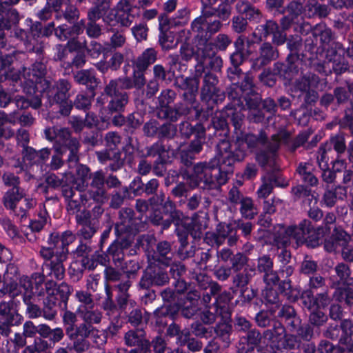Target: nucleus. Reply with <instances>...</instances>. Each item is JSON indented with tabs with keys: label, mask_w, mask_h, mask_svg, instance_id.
<instances>
[{
	"label": "nucleus",
	"mask_w": 353,
	"mask_h": 353,
	"mask_svg": "<svg viewBox=\"0 0 353 353\" xmlns=\"http://www.w3.org/2000/svg\"><path fill=\"white\" fill-rule=\"evenodd\" d=\"M239 204H241L240 212L243 217L252 219L257 214L256 208L250 197L245 196Z\"/></svg>",
	"instance_id": "obj_40"
},
{
	"label": "nucleus",
	"mask_w": 353,
	"mask_h": 353,
	"mask_svg": "<svg viewBox=\"0 0 353 353\" xmlns=\"http://www.w3.org/2000/svg\"><path fill=\"white\" fill-rule=\"evenodd\" d=\"M232 172V166L230 168L222 163L217 149L214 159L194 165L190 179L194 182V186L202 185L203 189L219 190L221 186L227 182L228 174Z\"/></svg>",
	"instance_id": "obj_2"
},
{
	"label": "nucleus",
	"mask_w": 353,
	"mask_h": 353,
	"mask_svg": "<svg viewBox=\"0 0 353 353\" xmlns=\"http://www.w3.org/2000/svg\"><path fill=\"white\" fill-rule=\"evenodd\" d=\"M218 82V78L215 74L211 72L205 73L201 90L202 101L208 102L212 100L217 102L224 99V93L216 87Z\"/></svg>",
	"instance_id": "obj_13"
},
{
	"label": "nucleus",
	"mask_w": 353,
	"mask_h": 353,
	"mask_svg": "<svg viewBox=\"0 0 353 353\" xmlns=\"http://www.w3.org/2000/svg\"><path fill=\"white\" fill-rule=\"evenodd\" d=\"M279 53L277 48L270 43H263L259 49V56L250 59L251 69L259 71L263 67L270 64L272 61L279 57Z\"/></svg>",
	"instance_id": "obj_15"
},
{
	"label": "nucleus",
	"mask_w": 353,
	"mask_h": 353,
	"mask_svg": "<svg viewBox=\"0 0 353 353\" xmlns=\"http://www.w3.org/2000/svg\"><path fill=\"white\" fill-rule=\"evenodd\" d=\"M96 156L99 161L101 163H106L109 161L113 163L110 164V168L112 171L119 170L123 165V161L121 158L119 152H110L108 150L96 152Z\"/></svg>",
	"instance_id": "obj_24"
},
{
	"label": "nucleus",
	"mask_w": 353,
	"mask_h": 353,
	"mask_svg": "<svg viewBox=\"0 0 353 353\" xmlns=\"http://www.w3.org/2000/svg\"><path fill=\"white\" fill-rule=\"evenodd\" d=\"M57 301L55 296H48L43 301V316L47 320H52L57 314Z\"/></svg>",
	"instance_id": "obj_35"
},
{
	"label": "nucleus",
	"mask_w": 353,
	"mask_h": 353,
	"mask_svg": "<svg viewBox=\"0 0 353 353\" xmlns=\"http://www.w3.org/2000/svg\"><path fill=\"white\" fill-rule=\"evenodd\" d=\"M74 81L79 83L86 85L94 90L98 85V80L90 70H81L74 74Z\"/></svg>",
	"instance_id": "obj_30"
},
{
	"label": "nucleus",
	"mask_w": 353,
	"mask_h": 353,
	"mask_svg": "<svg viewBox=\"0 0 353 353\" xmlns=\"http://www.w3.org/2000/svg\"><path fill=\"white\" fill-rule=\"evenodd\" d=\"M61 194L64 199L65 208L68 214L74 215L80 212L82 207L90 205L92 200L86 192H79L68 185L61 186Z\"/></svg>",
	"instance_id": "obj_8"
},
{
	"label": "nucleus",
	"mask_w": 353,
	"mask_h": 353,
	"mask_svg": "<svg viewBox=\"0 0 353 353\" xmlns=\"http://www.w3.org/2000/svg\"><path fill=\"white\" fill-rule=\"evenodd\" d=\"M19 20V13L15 9H6L0 3V30L10 29Z\"/></svg>",
	"instance_id": "obj_26"
},
{
	"label": "nucleus",
	"mask_w": 353,
	"mask_h": 353,
	"mask_svg": "<svg viewBox=\"0 0 353 353\" xmlns=\"http://www.w3.org/2000/svg\"><path fill=\"white\" fill-rule=\"evenodd\" d=\"M196 59H204L205 62L208 61L207 65L213 70H219L222 66V59L220 57L216 56L214 50L212 55L203 57L198 54V49H196Z\"/></svg>",
	"instance_id": "obj_57"
},
{
	"label": "nucleus",
	"mask_w": 353,
	"mask_h": 353,
	"mask_svg": "<svg viewBox=\"0 0 353 353\" xmlns=\"http://www.w3.org/2000/svg\"><path fill=\"white\" fill-rule=\"evenodd\" d=\"M174 257V252L172 250L170 243L167 241L159 242L152 255V259L154 263H158L166 267L172 263Z\"/></svg>",
	"instance_id": "obj_20"
},
{
	"label": "nucleus",
	"mask_w": 353,
	"mask_h": 353,
	"mask_svg": "<svg viewBox=\"0 0 353 353\" xmlns=\"http://www.w3.org/2000/svg\"><path fill=\"white\" fill-rule=\"evenodd\" d=\"M72 88L71 83L65 79H59L53 85L51 86L50 82V88L46 90H41V97L43 99H47V105L52 106L54 104V101H64L69 99L70 95L69 91Z\"/></svg>",
	"instance_id": "obj_10"
},
{
	"label": "nucleus",
	"mask_w": 353,
	"mask_h": 353,
	"mask_svg": "<svg viewBox=\"0 0 353 353\" xmlns=\"http://www.w3.org/2000/svg\"><path fill=\"white\" fill-rule=\"evenodd\" d=\"M46 72V65L41 62H36L32 64V69H29L28 72L24 68L23 76L33 90H37L40 92L50 88V81L43 78Z\"/></svg>",
	"instance_id": "obj_11"
},
{
	"label": "nucleus",
	"mask_w": 353,
	"mask_h": 353,
	"mask_svg": "<svg viewBox=\"0 0 353 353\" xmlns=\"http://www.w3.org/2000/svg\"><path fill=\"white\" fill-rule=\"evenodd\" d=\"M230 261L231 267L230 268L234 272H239L244 269L246 265H249L248 264V257L241 252H237L234 254Z\"/></svg>",
	"instance_id": "obj_49"
},
{
	"label": "nucleus",
	"mask_w": 353,
	"mask_h": 353,
	"mask_svg": "<svg viewBox=\"0 0 353 353\" xmlns=\"http://www.w3.org/2000/svg\"><path fill=\"white\" fill-rule=\"evenodd\" d=\"M236 274L232 278L233 284L237 287L245 288L256 275V270L254 265H246L242 272H236Z\"/></svg>",
	"instance_id": "obj_27"
},
{
	"label": "nucleus",
	"mask_w": 353,
	"mask_h": 353,
	"mask_svg": "<svg viewBox=\"0 0 353 353\" xmlns=\"http://www.w3.org/2000/svg\"><path fill=\"white\" fill-rule=\"evenodd\" d=\"M111 8V0H95L88 14L101 19Z\"/></svg>",
	"instance_id": "obj_36"
},
{
	"label": "nucleus",
	"mask_w": 353,
	"mask_h": 353,
	"mask_svg": "<svg viewBox=\"0 0 353 353\" xmlns=\"http://www.w3.org/2000/svg\"><path fill=\"white\" fill-rule=\"evenodd\" d=\"M275 310L273 309L261 310L256 314L255 322L259 327H267L270 325L274 316Z\"/></svg>",
	"instance_id": "obj_43"
},
{
	"label": "nucleus",
	"mask_w": 353,
	"mask_h": 353,
	"mask_svg": "<svg viewBox=\"0 0 353 353\" xmlns=\"http://www.w3.org/2000/svg\"><path fill=\"white\" fill-rule=\"evenodd\" d=\"M131 244V241L128 236H121L111 244L108 248V253L112 256V259L117 266H121L124 260L123 250L128 248Z\"/></svg>",
	"instance_id": "obj_22"
},
{
	"label": "nucleus",
	"mask_w": 353,
	"mask_h": 353,
	"mask_svg": "<svg viewBox=\"0 0 353 353\" xmlns=\"http://www.w3.org/2000/svg\"><path fill=\"white\" fill-rule=\"evenodd\" d=\"M330 151V145L322 144L316 153V160L320 169H325L328 165L327 152Z\"/></svg>",
	"instance_id": "obj_48"
},
{
	"label": "nucleus",
	"mask_w": 353,
	"mask_h": 353,
	"mask_svg": "<svg viewBox=\"0 0 353 353\" xmlns=\"http://www.w3.org/2000/svg\"><path fill=\"white\" fill-rule=\"evenodd\" d=\"M279 145V135L274 134L271 139L268 140L266 133L261 131L257 135L241 132L236 136L233 150H231V145L227 140H221L218 143L217 148L222 163L230 168L235 162L243 160L247 154V150H250L252 152L258 150L256 159L261 166L274 168Z\"/></svg>",
	"instance_id": "obj_1"
},
{
	"label": "nucleus",
	"mask_w": 353,
	"mask_h": 353,
	"mask_svg": "<svg viewBox=\"0 0 353 353\" xmlns=\"http://www.w3.org/2000/svg\"><path fill=\"white\" fill-rule=\"evenodd\" d=\"M176 96V94L175 91L172 89H165L162 90L157 98L158 105L157 108L169 105L174 101Z\"/></svg>",
	"instance_id": "obj_51"
},
{
	"label": "nucleus",
	"mask_w": 353,
	"mask_h": 353,
	"mask_svg": "<svg viewBox=\"0 0 353 353\" xmlns=\"http://www.w3.org/2000/svg\"><path fill=\"white\" fill-rule=\"evenodd\" d=\"M88 23H85L86 34L90 38H99L102 34L101 26L97 23L99 18L87 14Z\"/></svg>",
	"instance_id": "obj_39"
},
{
	"label": "nucleus",
	"mask_w": 353,
	"mask_h": 353,
	"mask_svg": "<svg viewBox=\"0 0 353 353\" xmlns=\"http://www.w3.org/2000/svg\"><path fill=\"white\" fill-rule=\"evenodd\" d=\"M232 40L229 36L226 34H219L214 39V41L212 42L214 44V50L215 48L223 51L231 44Z\"/></svg>",
	"instance_id": "obj_62"
},
{
	"label": "nucleus",
	"mask_w": 353,
	"mask_h": 353,
	"mask_svg": "<svg viewBox=\"0 0 353 353\" xmlns=\"http://www.w3.org/2000/svg\"><path fill=\"white\" fill-rule=\"evenodd\" d=\"M124 342L129 347H143V350H150V342L146 339L142 329L130 330L124 334Z\"/></svg>",
	"instance_id": "obj_21"
},
{
	"label": "nucleus",
	"mask_w": 353,
	"mask_h": 353,
	"mask_svg": "<svg viewBox=\"0 0 353 353\" xmlns=\"http://www.w3.org/2000/svg\"><path fill=\"white\" fill-rule=\"evenodd\" d=\"M146 156L155 157H158L157 160L164 161L167 150L165 145L160 141H157L152 145L146 148Z\"/></svg>",
	"instance_id": "obj_44"
},
{
	"label": "nucleus",
	"mask_w": 353,
	"mask_h": 353,
	"mask_svg": "<svg viewBox=\"0 0 353 353\" xmlns=\"http://www.w3.org/2000/svg\"><path fill=\"white\" fill-rule=\"evenodd\" d=\"M223 26L219 19L208 20L203 17L196 18L192 21L191 32L199 55L205 57L214 54V44L210 39L221 30Z\"/></svg>",
	"instance_id": "obj_3"
},
{
	"label": "nucleus",
	"mask_w": 353,
	"mask_h": 353,
	"mask_svg": "<svg viewBox=\"0 0 353 353\" xmlns=\"http://www.w3.org/2000/svg\"><path fill=\"white\" fill-rule=\"evenodd\" d=\"M208 238L217 246L223 245L226 239H228V244L233 246L239 239L236 230L231 225L225 223H219L215 232L210 234Z\"/></svg>",
	"instance_id": "obj_16"
},
{
	"label": "nucleus",
	"mask_w": 353,
	"mask_h": 353,
	"mask_svg": "<svg viewBox=\"0 0 353 353\" xmlns=\"http://www.w3.org/2000/svg\"><path fill=\"white\" fill-rule=\"evenodd\" d=\"M253 88L254 86L252 88V92L248 93L243 92V94H241V100L242 101V105L239 107L237 105H234V101H232V105L234 110L237 108H240L241 110L244 109L243 101H245V105L248 110L259 108L261 98L258 94L254 93Z\"/></svg>",
	"instance_id": "obj_29"
},
{
	"label": "nucleus",
	"mask_w": 353,
	"mask_h": 353,
	"mask_svg": "<svg viewBox=\"0 0 353 353\" xmlns=\"http://www.w3.org/2000/svg\"><path fill=\"white\" fill-rule=\"evenodd\" d=\"M236 0H222L221 3H220L216 8H214V11L216 12L217 19L221 21L228 20L232 14V4Z\"/></svg>",
	"instance_id": "obj_41"
},
{
	"label": "nucleus",
	"mask_w": 353,
	"mask_h": 353,
	"mask_svg": "<svg viewBox=\"0 0 353 353\" xmlns=\"http://www.w3.org/2000/svg\"><path fill=\"white\" fill-rule=\"evenodd\" d=\"M23 321L21 314H12L8 318L0 319V334L8 337L12 332V326L19 325Z\"/></svg>",
	"instance_id": "obj_32"
},
{
	"label": "nucleus",
	"mask_w": 353,
	"mask_h": 353,
	"mask_svg": "<svg viewBox=\"0 0 353 353\" xmlns=\"http://www.w3.org/2000/svg\"><path fill=\"white\" fill-rule=\"evenodd\" d=\"M168 281L166 271L157 265L151 263L144 271L139 285L141 289L148 290L152 285H164Z\"/></svg>",
	"instance_id": "obj_12"
},
{
	"label": "nucleus",
	"mask_w": 353,
	"mask_h": 353,
	"mask_svg": "<svg viewBox=\"0 0 353 353\" xmlns=\"http://www.w3.org/2000/svg\"><path fill=\"white\" fill-rule=\"evenodd\" d=\"M341 329L344 336L340 339V342L347 344L351 341V336L353 334V323L350 320H343L341 324Z\"/></svg>",
	"instance_id": "obj_59"
},
{
	"label": "nucleus",
	"mask_w": 353,
	"mask_h": 353,
	"mask_svg": "<svg viewBox=\"0 0 353 353\" xmlns=\"http://www.w3.org/2000/svg\"><path fill=\"white\" fill-rule=\"evenodd\" d=\"M22 154L24 161H28L31 166L36 165L37 167H40L39 151L30 147H25Z\"/></svg>",
	"instance_id": "obj_54"
},
{
	"label": "nucleus",
	"mask_w": 353,
	"mask_h": 353,
	"mask_svg": "<svg viewBox=\"0 0 353 353\" xmlns=\"http://www.w3.org/2000/svg\"><path fill=\"white\" fill-rule=\"evenodd\" d=\"M302 10V4L296 1H292L287 6L288 15L292 17L295 20H300V23L303 20L301 16Z\"/></svg>",
	"instance_id": "obj_63"
},
{
	"label": "nucleus",
	"mask_w": 353,
	"mask_h": 353,
	"mask_svg": "<svg viewBox=\"0 0 353 353\" xmlns=\"http://www.w3.org/2000/svg\"><path fill=\"white\" fill-rule=\"evenodd\" d=\"M152 71L154 74V77L152 79H156V81L158 82L159 81L170 82L172 79L173 75L170 76V70L167 71L161 64L155 65L153 67Z\"/></svg>",
	"instance_id": "obj_53"
},
{
	"label": "nucleus",
	"mask_w": 353,
	"mask_h": 353,
	"mask_svg": "<svg viewBox=\"0 0 353 353\" xmlns=\"http://www.w3.org/2000/svg\"><path fill=\"white\" fill-rule=\"evenodd\" d=\"M205 128L201 123L192 125L188 121H183L179 124V132L182 136L189 138L192 134L203 137L205 134Z\"/></svg>",
	"instance_id": "obj_34"
},
{
	"label": "nucleus",
	"mask_w": 353,
	"mask_h": 353,
	"mask_svg": "<svg viewBox=\"0 0 353 353\" xmlns=\"http://www.w3.org/2000/svg\"><path fill=\"white\" fill-rule=\"evenodd\" d=\"M21 199L22 194L19 192V189L12 188L6 192L3 198V201L6 208L15 210L17 204Z\"/></svg>",
	"instance_id": "obj_38"
},
{
	"label": "nucleus",
	"mask_w": 353,
	"mask_h": 353,
	"mask_svg": "<svg viewBox=\"0 0 353 353\" xmlns=\"http://www.w3.org/2000/svg\"><path fill=\"white\" fill-rule=\"evenodd\" d=\"M228 77L232 82L228 89V97L234 101V105L239 107L242 105L241 96L243 92H252L254 86L253 78L248 74H244L238 67L230 68L228 72Z\"/></svg>",
	"instance_id": "obj_6"
},
{
	"label": "nucleus",
	"mask_w": 353,
	"mask_h": 353,
	"mask_svg": "<svg viewBox=\"0 0 353 353\" xmlns=\"http://www.w3.org/2000/svg\"><path fill=\"white\" fill-rule=\"evenodd\" d=\"M148 28L145 23H141L132 28V32L137 41L147 39Z\"/></svg>",
	"instance_id": "obj_64"
},
{
	"label": "nucleus",
	"mask_w": 353,
	"mask_h": 353,
	"mask_svg": "<svg viewBox=\"0 0 353 353\" xmlns=\"http://www.w3.org/2000/svg\"><path fill=\"white\" fill-rule=\"evenodd\" d=\"M309 316V322L314 326L321 327L327 321V316L319 309L312 310Z\"/></svg>",
	"instance_id": "obj_55"
},
{
	"label": "nucleus",
	"mask_w": 353,
	"mask_h": 353,
	"mask_svg": "<svg viewBox=\"0 0 353 353\" xmlns=\"http://www.w3.org/2000/svg\"><path fill=\"white\" fill-rule=\"evenodd\" d=\"M63 145L69 150L68 161L70 163H77L79 161V150L80 143L77 139L70 137Z\"/></svg>",
	"instance_id": "obj_42"
},
{
	"label": "nucleus",
	"mask_w": 353,
	"mask_h": 353,
	"mask_svg": "<svg viewBox=\"0 0 353 353\" xmlns=\"http://www.w3.org/2000/svg\"><path fill=\"white\" fill-rule=\"evenodd\" d=\"M158 57V51L154 48H148L144 50L132 62L134 67L131 81H134L135 77L142 79L141 88L145 85L144 72L155 63Z\"/></svg>",
	"instance_id": "obj_9"
},
{
	"label": "nucleus",
	"mask_w": 353,
	"mask_h": 353,
	"mask_svg": "<svg viewBox=\"0 0 353 353\" xmlns=\"http://www.w3.org/2000/svg\"><path fill=\"white\" fill-rule=\"evenodd\" d=\"M272 35V43L276 46L283 45L286 41V34L281 32L277 23L273 20H268L265 24L257 26L252 34V39L247 41L248 46L252 43H259Z\"/></svg>",
	"instance_id": "obj_7"
},
{
	"label": "nucleus",
	"mask_w": 353,
	"mask_h": 353,
	"mask_svg": "<svg viewBox=\"0 0 353 353\" xmlns=\"http://www.w3.org/2000/svg\"><path fill=\"white\" fill-rule=\"evenodd\" d=\"M19 286L21 290H23V300L28 301L34 297L32 283L28 276H21L19 279Z\"/></svg>",
	"instance_id": "obj_46"
},
{
	"label": "nucleus",
	"mask_w": 353,
	"mask_h": 353,
	"mask_svg": "<svg viewBox=\"0 0 353 353\" xmlns=\"http://www.w3.org/2000/svg\"><path fill=\"white\" fill-rule=\"evenodd\" d=\"M334 270L339 279V284H346L351 275L349 266L343 263H340L336 265Z\"/></svg>",
	"instance_id": "obj_50"
},
{
	"label": "nucleus",
	"mask_w": 353,
	"mask_h": 353,
	"mask_svg": "<svg viewBox=\"0 0 353 353\" xmlns=\"http://www.w3.org/2000/svg\"><path fill=\"white\" fill-rule=\"evenodd\" d=\"M325 144L330 145V151H332V147L339 154H342L346 149L345 143V138L342 134H336L334 137L330 138L329 142H326Z\"/></svg>",
	"instance_id": "obj_58"
},
{
	"label": "nucleus",
	"mask_w": 353,
	"mask_h": 353,
	"mask_svg": "<svg viewBox=\"0 0 353 353\" xmlns=\"http://www.w3.org/2000/svg\"><path fill=\"white\" fill-rule=\"evenodd\" d=\"M77 313L85 323L99 324L103 319L102 312L97 308H94V305L92 306L79 305Z\"/></svg>",
	"instance_id": "obj_23"
},
{
	"label": "nucleus",
	"mask_w": 353,
	"mask_h": 353,
	"mask_svg": "<svg viewBox=\"0 0 353 353\" xmlns=\"http://www.w3.org/2000/svg\"><path fill=\"white\" fill-rule=\"evenodd\" d=\"M133 221V210L129 208H121L119 212V220L114 226L117 236H128V233L132 229Z\"/></svg>",
	"instance_id": "obj_19"
},
{
	"label": "nucleus",
	"mask_w": 353,
	"mask_h": 353,
	"mask_svg": "<svg viewBox=\"0 0 353 353\" xmlns=\"http://www.w3.org/2000/svg\"><path fill=\"white\" fill-rule=\"evenodd\" d=\"M142 79L135 77L134 81H131L129 77H119L112 79L104 88V92L111 97L108 105V110L110 113H121L124 111L128 103V94L126 92L120 90H130L135 88L141 90Z\"/></svg>",
	"instance_id": "obj_4"
},
{
	"label": "nucleus",
	"mask_w": 353,
	"mask_h": 353,
	"mask_svg": "<svg viewBox=\"0 0 353 353\" xmlns=\"http://www.w3.org/2000/svg\"><path fill=\"white\" fill-rule=\"evenodd\" d=\"M90 188L86 190L90 198L98 203H102L106 199L105 190V174L102 170L97 171L91 175Z\"/></svg>",
	"instance_id": "obj_17"
},
{
	"label": "nucleus",
	"mask_w": 353,
	"mask_h": 353,
	"mask_svg": "<svg viewBox=\"0 0 353 353\" xmlns=\"http://www.w3.org/2000/svg\"><path fill=\"white\" fill-rule=\"evenodd\" d=\"M301 299L303 306L309 310L324 308L331 301L326 291L314 296V292L310 290H304L301 295Z\"/></svg>",
	"instance_id": "obj_18"
},
{
	"label": "nucleus",
	"mask_w": 353,
	"mask_h": 353,
	"mask_svg": "<svg viewBox=\"0 0 353 353\" xmlns=\"http://www.w3.org/2000/svg\"><path fill=\"white\" fill-rule=\"evenodd\" d=\"M272 235L274 243L278 248L285 247L290 243V238L288 228H285L283 225L274 226Z\"/></svg>",
	"instance_id": "obj_33"
},
{
	"label": "nucleus",
	"mask_w": 353,
	"mask_h": 353,
	"mask_svg": "<svg viewBox=\"0 0 353 353\" xmlns=\"http://www.w3.org/2000/svg\"><path fill=\"white\" fill-rule=\"evenodd\" d=\"M96 330L93 325L83 322L76 325L72 349L77 353H83L88 350L90 343L88 339Z\"/></svg>",
	"instance_id": "obj_14"
},
{
	"label": "nucleus",
	"mask_w": 353,
	"mask_h": 353,
	"mask_svg": "<svg viewBox=\"0 0 353 353\" xmlns=\"http://www.w3.org/2000/svg\"><path fill=\"white\" fill-rule=\"evenodd\" d=\"M190 273L192 279H195L202 289L205 290L208 288L212 280L205 273L198 272L196 270H193Z\"/></svg>",
	"instance_id": "obj_60"
},
{
	"label": "nucleus",
	"mask_w": 353,
	"mask_h": 353,
	"mask_svg": "<svg viewBox=\"0 0 353 353\" xmlns=\"http://www.w3.org/2000/svg\"><path fill=\"white\" fill-rule=\"evenodd\" d=\"M157 117L160 119H168L172 122L176 121L179 119L175 108L170 105L157 108Z\"/></svg>",
	"instance_id": "obj_47"
},
{
	"label": "nucleus",
	"mask_w": 353,
	"mask_h": 353,
	"mask_svg": "<svg viewBox=\"0 0 353 353\" xmlns=\"http://www.w3.org/2000/svg\"><path fill=\"white\" fill-rule=\"evenodd\" d=\"M231 330V325L226 323H219L214 328L216 337L220 339L225 343V346H228L230 343V336Z\"/></svg>",
	"instance_id": "obj_45"
},
{
	"label": "nucleus",
	"mask_w": 353,
	"mask_h": 353,
	"mask_svg": "<svg viewBox=\"0 0 353 353\" xmlns=\"http://www.w3.org/2000/svg\"><path fill=\"white\" fill-rule=\"evenodd\" d=\"M347 190L341 185H336L333 189L325 187V191L323 196V202L329 208L333 207L338 199L343 200L346 196Z\"/></svg>",
	"instance_id": "obj_25"
},
{
	"label": "nucleus",
	"mask_w": 353,
	"mask_h": 353,
	"mask_svg": "<svg viewBox=\"0 0 353 353\" xmlns=\"http://www.w3.org/2000/svg\"><path fill=\"white\" fill-rule=\"evenodd\" d=\"M128 195V188L124 187L121 192H117L112 195L110 201V207L112 208H119L123 203Z\"/></svg>",
	"instance_id": "obj_61"
},
{
	"label": "nucleus",
	"mask_w": 353,
	"mask_h": 353,
	"mask_svg": "<svg viewBox=\"0 0 353 353\" xmlns=\"http://www.w3.org/2000/svg\"><path fill=\"white\" fill-rule=\"evenodd\" d=\"M94 94L92 93L91 97H89L85 94L80 93L77 95L74 101V105L79 110H87L90 108L92 103V99Z\"/></svg>",
	"instance_id": "obj_56"
},
{
	"label": "nucleus",
	"mask_w": 353,
	"mask_h": 353,
	"mask_svg": "<svg viewBox=\"0 0 353 353\" xmlns=\"http://www.w3.org/2000/svg\"><path fill=\"white\" fill-rule=\"evenodd\" d=\"M207 214L200 215L195 214L190 225L191 235L194 238H200L202 232L208 227Z\"/></svg>",
	"instance_id": "obj_31"
},
{
	"label": "nucleus",
	"mask_w": 353,
	"mask_h": 353,
	"mask_svg": "<svg viewBox=\"0 0 353 353\" xmlns=\"http://www.w3.org/2000/svg\"><path fill=\"white\" fill-rule=\"evenodd\" d=\"M52 247H42L40 250V255L45 260L43 265L42 274L34 273L32 277L37 285L44 282V276L54 277L61 280L65 275L63 261L66 260V252H54Z\"/></svg>",
	"instance_id": "obj_5"
},
{
	"label": "nucleus",
	"mask_w": 353,
	"mask_h": 353,
	"mask_svg": "<svg viewBox=\"0 0 353 353\" xmlns=\"http://www.w3.org/2000/svg\"><path fill=\"white\" fill-rule=\"evenodd\" d=\"M285 332V328L279 321H275L271 329H268L263 332V337L274 345L280 347V342Z\"/></svg>",
	"instance_id": "obj_28"
},
{
	"label": "nucleus",
	"mask_w": 353,
	"mask_h": 353,
	"mask_svg": "<svg viewBox=\"0 0 353 353\" xmlns=\"http://www.w3.org/2000/svg\"><path fill=\"white\" fill-rule=\"evenodd\" d=\"M26 339L22 333H15L13 338L6 340V352L8 353H18L20 349L26 346Z\"/></svg>",
	"instance_id": "obj_37"
},
{
	"label": "nucleus",
	"mask_w": 353,
	"mask_h": 353,
	"mask_svg": "<svg viewBox=\"0 0 353 353\" xmlns=\"http://www.w3.org/2000/svg\"><path fill=\"white\" fill-rule=\"evenodd\" d=\"M176 126L171 123H165L159 125L158 138L172 139L176 134Z\"/></svg>",
	"instance_id": "obj_52"
}]
</instances>
